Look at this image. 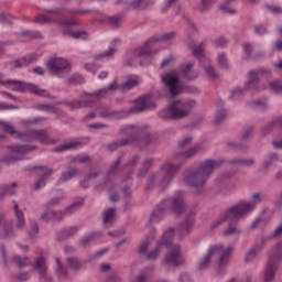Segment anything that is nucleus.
I'll list each match as a JSON object with an SVG mask.
<instances>
[{"label": "nucleus", "mask_w": 282, "mask_h": 282, "mask_svg": "<svg viewBox=\"0 0 282 282\" xmlns=\"http://www.w3.org/2000/svg\"><path fill=\"white\" fill-rule=\"evenodd\" d=\"M224 166V161H215L207 159L200 162L197 166H192L186 170L183 182L186 186L204 191L206 183L210 178V174L215 173V169Z\"/></svg>", "instance_id": "obj_1"}, {"label": "nucleus", "mask_w": 282, "mask_h": 282, "mask_svg": "<svg viewBox=\"0 0 282 282\" xmlns=\"http://www.w3.org/2000/svg\"><path fill=\"white\" fill-rule=\"evenodd\" d=\"M232 246H224L221 243L212 245L207 249V252L199 261L198 270H208L210 262L216 259V276H224L226 274V268L230 263V254H232Z\"/></svg>", "instance_id": "obj_2"}, {"label": "nucleus", "mask_w": 282, "mask_h": 282, "mask_svg": "<svg viewBox=\"0 0 282 282\" xmlns=\"http://www.w3.org/2000/svg\"><path fill=\"white\" fill-rule=\"evenodd\" d=\"M188 210L186 206V194L184 192H177L171 198H166L151 213L150 221L158 224L164 219V213H174L176 217L184 215Z\"/></svg>", "instance_id": "obj_3"}, {"label": "nucleus", "mask_w": 282, "mask_h": 282, "mask_svg": "<svg viewBox=\"0 0 282 282\" xmlns=\"http://www.w3.org/2000/svg\"><path fill=\"white\" fill-rule=\"evenodd\" d=\"M180 171H182V163H163L155 174H151L149 176L145 191H151V188H155V186L161 192L166 191V188L171 186V182L175 180Z\"/></svg>", "instance_id": "obj_4"}, {"label": "nucleus", "mask_w": 282, "mask_h": 282, "mask_svg": "<svg viewBox=\"0 0 282 282\" xmlns=\"http://www.w3.org/2000/svg\"><path fill=\"white\" fill-rule=\"evenodd\" d=\"M147 129H149V126H126L120 129V133L131 138L132 144H137L140 149H147V147H151V144L158 142V138L151 133L145 134L143 139L137 138L138 135H142V133H147Z\"/></svg>", "instance_id": "obj_5"}, {"label": "nucleus", "mask_w": 282, "mask_h": 282, "mask_svg": "<svg viewBox=\"0 0 282 282\" xmlns=\"http://www.w3.org/2000/svg\"><path fill=\"white\" fill-rule=\"evenodd\" d=\"M0 127L3 131L10 133V135H17V138H21V140H26V142H30V140H37V142H41L42 144H47L50 142V140L47 139V130L41 129L19 132L12 124L1 120Z\"/></svg>", "instance_id": "obj_6"}, {"label": "nucleus", "mask_w": 282, "mask_h": 282, "mask_svg": "<svg viewBox=\"0 0 282 282\" xmlns=\"http://www.w3.org/2000/svg\"><path fill=\"white\" fill-rule=\"evenodd\" d=\"M85 205L84 198H78L72 205L65 208V210H54L52 207L45 208V210L41 214L40 220L50 224L52 221H63L65 215H72L79 210L82 206Z\"/></svg>", "instance_id": "obj_7"}, {"label": "nucleus", "mask_w": 282, "mask_h": 282, "mask_svg": "<svg viewBox=\"0 0 282 282\" xmlns=\"http://www.w3.org/2000/svg\"><path fill=\"white\" fill-rule=\"evenodd\" d=\"M0 85L2 87H7V89H11V91H20L21 94L25 91H30L35 96H43V97L47 96V91L43 89H39V87L34 86L33 84L23 83L17 79H6V77L1 73H0Z\"/></svg>", "instance_id": "obj_8"}, {"label": "nucleus", "mask_w": 282, "mask_h": 282, "mask_svg": "<svg viewBox=\"0 0 282 282\" xmlns=\"http://www.w3.org/2000/svg\"><path fill=\"white\" fill-rule=\"evenodd\" d=\"M36 145L30 144H12L9 145L10 155L2 156L0 162L3 164H17V162H23V160H28L26 153H31V151H35Z\"/></svg>", "instance_id": "obj_9"}, {"label": "nucleus", "mask_w": 282, "mask_h": 282, "mask_svg": "<svg viewBox=\"0 0 282 282\" xmlns=\"http://www.w3.org/2000/svg\"><path fill=\"white\" fill-rule=\"evenodd\" d=\"M282 261V242H279L270 252L264 272V282H273L274 274L279 270V263Z\"/></svg>", "instance_id": "obj_10"}, {"label": "nucleus", "mask_w": 282, "mask_h": 282, "mask_svg": "<svg viewBox=\"0 0 282 282\" xmlns=\"http://www.w3.org/2000/svg\"><path fill=\"white\" fill-rule=\"evenodd\" d=\"M272 72L265 68H259L256 70H250L248 73L247 82L243 85L246 91H254L256 94H260V91H265V86L259 84L260 76H271Z\"/></svg>", "instance_id": "obj_11"}, {"label": "nucleus", "mask_w": 282, "mask_h": 282, "mask_svg": "<svg viewBox=\"0 0 282 282\" xmlns=\"http://www.w3.org/2000/svg\"><path fill=\"white\" fill-rule=\"evenodd\" d=\"M161 80L164 89L167 90L172 98H175V96H180V94H182V84H180V75L177 72L171 70L169 73L162 74Z\"/></svg>", "instance_id": "obj_12"}, {"label": "nucleus", "mask_w": 282, "mask_h": 282, "mask_svg": "<svg viewBox=\"0 0 282 282\" xmlns=\"http://www.w3.org/2000/svg\"><path fill=\"white\" fill-rule=\"evenodd\" d=\"M176 120L188 118L197 107V100L186 98L172 102Z\"/></svg>", "instance_id": "obj_13"}, {"label": "nucleus", "mask_w": 282, "mask_h": 282, "mask_svg": "<svg viewBox=\"0 0 282 282\" xmlns=\"http://www.w3.org/2000/svg\"><path fill=\"white\" fill-rule=\"evenodd\" d=\"M173 237H175V228L171 227L156 242L155 249L145 253V259H148V261H155V259L160 257V252H162L163 248H169V246L173 243Z\"/></svg>", "instance_id": "obj_14"}, {"label": "nucleus", "mask_w": 282, "mask_h": 282, "mask_svg": "<svg viewBox=\"0 0 282 282\" xmlns=\"http://www.w3.org/2000/svg\"><path fill=\"white\" fill-rule=\"evenodd\" d=\"M46 69L53 76H61V74H67L72 69V63L62 57H51L46 62Z\"/></svg>", "instance_id": "obj_15"}, {"label": "nucleus", "mask_w": 282, "mask_h": 282, "mask_svg": "<svg viewBox=\"0 0 282 282\" xmlns=\"http://www.w3.org/2000/svg\"><path fill=\"white\" fill-rule=\"evenodd\" d=\"M184 254H182V248L180 245H175L173 249L166 253L165 259L162 262V265L165 268H180L184 265Z\"/></svg>", "instance_id": "obj_16"}, {"label": "nucleus", "mask_w": 282, "mask_h": 282, "mask_svg": "<svg viewBox=\"0 0 282 282\" xmlns=\"http://www.w3.org/2000/svg\"><path fill=\"white\" fill-rule=\"evenodd\" d=\"M253 205H249L246 202L238 203L228 208L225 214L229 219H241V217H246V215H250L252 213Z\"/></svg>", "instance_id": "obj_17"}, {"label": "nucleus", "mask_w": 282, "mask_h": 282, "mask_svg": "<svg viewBox=\"0 0 282 282\" xmlns=\"http://www.w3.org/2000/svg\"><path fill=\"white\" fill-rule=\"evenodd\" d=\"M265 243H268V236H261L257 242L251 247V249L245 256L246 263H252L261 252H263V248H265Z\"/></svg>", "instance_id": "obj_18"}, {"label": "nucleus", "mask_w": 282, "mask_h": 282, "mask_svg": "<svg viewBox=\"0 0 282 282\" xmlns=\"http://www.w3.org/2000/svg\"><path fill=\"white\" fill-rule=\"evenodd\" d=\"M120 164H122V156H119L109 167L106 174L105 184L95 185L96 191H105V188L111 185L113 182V176L118 174V169H120Z\"/></svg>", "instance_id": "obj_19"}, {"label": "nucleus", "mask_w": 282, "mask_h": 282, "mask_svg": "<svg viewBox=\"0 0 282 282\" xmlns=\"http://www.w3.org/2000/svg\"><path fill=\"white\" fill-rule=\"evenodd\" d=\"M120 86L118 85V82H112L107 88H101L99 90H95L93 93H82L79 95L80 98H107V96H111V94H113V91H117V89H119Z\"/></svg>", "instance_id": "obj_20"}, {"label": "nucleus", "mask_w": 282, "mask_h": 282, "mask_svg": "<svg viewBox=\"0 0 282 282\" xmlns=\"http://www.w3.org/2000/svg\"><path fill=\"white\" fill-rule=\"evenodd\" d=\"M41 282H54L52 275L47 271V264L43 257L36 258L33 267Z\"/></svg>", "instance_id": "obj_21"}, {"label": "nucleus", "mask_w": 282, "mask_h": 282, "mask_svg": "<svg viewBox=\"0 0 282 282\" xmlns=\"http://www.w3.org/2000/svg\"><path fill=\"white\" fill-rule=\"evenodd\" d=\"M97 115L100 118H105L106 120H120V119L124 118V112L113 110V109H111L109 107H105V106L97 108Z\"/></svg>", "instance_id": "obj_22"}, {"label": "nucleus", "mask_w": 282, "mask_h": 282, "mask_svg": "<svg viewBox=\"0 0 282 282\" xmlns=\"http://www.w3.org/2000/svg\"><path fill=\"white\" fill-rule=\"evenodd\" d=\"M195 67V62H188L180 67V76L185 80H195L198 74L197 70L193 69Z\"/></svg>", "instance_id": "obj_23"}, {"label": "nucleus", "mask_w": 282, "mask_h": 282, "mask_svg": "<svg viewBox=\"0 0 282 282\" xmlns=\"http://www.w3.org/2000/svg\"><path fill=\"white\" fill-rule=\"evenodd\" d=\"M154 45H155V42L153 37H151L145 42V44L142 47H139L134 51V55L138 56L139 58L142 56H151L155 54V51L153 50Z\"/></svg>", "instance_id": "obj_24"}, {"label": "nucleus", "mask_w": 282, "mask_h": 282, "mask_svg": "<svg viewBox=\"0 0 282 282\" xmlns=\"http://www.w3.org/2000/svg\"><path fill=\"white\" fill-rule=\"evenodd\" d=\"M14 217H15V228L17 230H23L25 228V214L19 208V204L13 206Z\"/></svg>", "instance_id": "obj_25"}, {"label": "nucleus", "mask_w": 282, "mask_h": 282, "mask_svg": "<svg viewBox=\"0 0 282 282\" xmlns=\"http://www.w3.org/2000/svg\"><path fill=\"white\" fill-rule=\"evenodd\" d=\"M39 61V55L30 54L24 57L19 58L18 61L13 62L14 67H28V65H32V63H36Z\"/></svg>", "instance_id": "obj_26"}, {"label": "nucleus", "mask_w": 282, "mask_h": 282, "mask_svg": "<svg viewBox=\"0 0 282 282\" xmlns=\"http://www.w3.org/2000/svg\"><path fill=\"white\" fill-rule=\"evenodd\" d=\"M193 226H195L194 218H187L185 221L180 226V237L184 239V237H188L191 235V230H193Z\"/></svg>", "instance_id": "obj_27"}, {"label": "nucleus", "mask_w": 282, "mask_h": 282, "mask_svg": "<svg viewBox=\"0 0 282 282\" xmlns=\"http://www.w3.org/2000/svg\"><path fill=\"white\" fill-rule=\"evenodd\" d=\"M40 171L43 174V176L37 182H35L34 191H40V188H43V186H45V177L54 173V170L47 166H40Z\"/></svg>", "instance_id": "obj_28"}, {"label": "nucleus", "mask_w": 282, "mask_h": 282, "mask_svg": "<svg viewBox=\"0 0 282 282\" xmlns=\"http://www.w3.org/2000/svg\"><path fill=\"white\" fill-rule=\"evenodd\" d=\"M274 162H279V153L269 152L261 164V171H270V167Z\"/></svg>", "instance_id": "obj_29"}, {"label": "nucleus", "mask_w": 282, "mask_h": 282, "mask_svg": "<svg viewBox=\"0 0 282 282\" xmlns=\"http://www.w3.org/2000/svg\"><path fill=\"white\" fill-rule=\"evenodd\" d=\"M204 151H206V147H204L203 143H198L193 148L188 149L187 151L183 152L182 155L183 158H185V160H191L192 158H195V155Z\"/></svg>", "instance_id": "obj_30"}, {"label": "nucleus", "mask_w": 282, "mask_h": 282, "mask_svg": "<svg viewBox=\"0 0 282 282\" xmlns=\"http://www.w3.org/2000/svg\"><path fill=\"white\" fill-rule=\"evenodd\" d=\"M153 3H154L153 0H133L129 4V8L131 10H147L148 8H151V6H153Z\"/></svg>", "instance_id": "obj_31"}, {"label": "nucleus", "mask_w": 282, "mask_h": 282, "mask_svg": "<svg viewBox=\"0 0 282 282\" xmlns=\"http://www.w3.org/2000/svg\"><path fill=\"white\" fill-rule=\"evenodd\" d=\"M159 118H161V120H177V118L175 117L173 104L159 111Z\"/></svg>", "instance_id": "obj_32"}, {"label": "nucleus", "mask_w": 282, "mask_h": 282, "mask_svg": "<svg viewBox=\"0 0 282 282\" xmlns=\"http://www.w3.org/2000/svg\"><path fill=\"white\" fill-rule=\"evenodd\" d=\"M118 43H120V41L118 39H115L111 42L109 48L106 52L97 55V58L98 59L99 58H109V57L113 56V54H116V52H118Z\"/></svg>", "instance_id": "obj_33"}, {"label": "nucleus", "mask_w": 282, "mask_h": 282, "mask_svg": "<svg viewBox=\"0 0 282 282\" xmlns=\"http://www.w3.org/2000/svg\"><path fill=\"white\" fill-rule=\"evenodd\" d=\"M17 237V231L12 225H6L0 232V239H6V241H10V239H14Z\"/></svg>", "instance_id": "obj_34"}, {"label": "nucleus", "mask_w": 282, "mask_h": 282, "mask_svg": "<svg viewBox=\"0 0 282 282\" xmlns=\"http://www.w3.org/2000/svg\"><path fill=\"white\" fill-rule=\"evenodd\" d=\"M64 105L69 109H87V107H91V102L87 100H70L64 102Z\"/></svg>", "instance_id": "obj_35"}, {"label": "nucleus", "mask_w": 282, "mask_h": 282, "mask_svg": "<svg viewBox=\"0 0 282 282\" xmlns=\"http://www.w3.org/2000/svg\"><path fill=\"white\" fill-rule=\"evenodd\" d=\"M133 139L129 137L128 139H121L119 141H113L107 145L108 151H118L120 147H127V144H132Z\"/></svg>", "instance_id": "obj_36"}, {"label": "nucleus", "mask_w": 282, "mask_h": 282, "mask_svg": "<svg viewBox=\"0 0 282 282\" xmlns=\"http://www.w3.org/2000/svg\"><path fill=\"white\" fill-rule=\"evenodd\" d=\"M83 143L80 141H69L67 143H64L55 149L53 151L55 153H62V151H69L72 149H78Z\"/></svg>", "instance_id": "obj_37"}, {"label": "nucleus", "mask_w": 282, "mask_h": 282, "mask_svg": "<svg viewBox=\"0 0 282 282\" xmlns=\"http://www.w3.org/2000/svg\"><path fill=\"white\" fill-rule=\"evenodd\" d=\"M223 235L224 237H235L241 235V229L237 227V223H229Z\"/></svg>", "instance_id": "obj_38"}, {"label": "nucleus", "mask_w": 282, "mask_h": 282, "mask_svg": "<svg viewBox=\"0 0 282 282\" xmlns=\"http://www.w3.org/2000/svg\"><path fill=\"white\" fill-rule=\"evenodd\" d=\"M79 171L76 169H70L68 171H65L61 174V177L58 178V184H62L63 182H69V180H74L76 175H78Z\"/></svg>", "instance_id": "obj_39"}, {"label": "nucleus", "mask_w": 282, "mask_h": 282, "mask_svg": "<svg viewBox=\"0 0 282 282\" xmlns=\"http://www.w3.org/2000/svg\"><path fill=\"white\" fill-rule=\"evenodd\" d=\"M116 217V208H109L102 214V221L105 226H111L113 218Z\"/></svg>", "instance_id": "obj_40"}, {"label": "nucleus", "mask_w": 282, "mask_h": 282, "mask_svg": "<svg viewBox=\"0 0 282 282\" xmlns=\"http://www.w3.org/2000/svg\"><path fill=\"white\" fill-rule=\"evenodd\" d=\"M249 105L251 109H259L260 111H265V109H268V98L264 97L263 99H256Z\"/></svg>", "instance_id": "obj_41"}, {"label": "nucleus", "mask_w": 282, "mask_h": 282, "mask_svg": "<svg viewBox=\"0 0 282 282\" xmlns=\"http://www.w3.org/2000/svg\"><path fill=\"white\" fill-rule=\"evenodd\" d=\"M17 182H13L10 185H3L0 188V197H6V195H17Z\"/></svg>", "instance_id": "obj_42"}, {"label": "nucleus", "mask_w": 282, "mask_h": 282, "mask_svg": "<svg viewBox=\"0 0 282 282\" xmlns=\"http://www.w3.org/2000/svg\"><path fill=\"white\" fill-rule=\"evenodd\" d=\"M99 176H100V172H96V171L89 172L84 176L83 181L80 182V186H83V188H89L90 180H96V177H99Z\"/></svg>", "instance_id": "obj_43"}, {"label": "nucleus", "mask_w": 282, "mask_h": 282, "mask_svg": "<svg viewBox=\"0 0 282 282\" xmlns=\"http://www.w3.org/2000/svg\"><path fill=\"white\" fill-rule=\"evenodd\" d=\"M147 109V100L144 98H139L135 106L130 109V113H142Z\"/></svg>", "instance_id": "obj_44"}, {"label": "nucleus", "mask_w": 282, "mask_h": 282, "mask_svg": "<svg viewBox=\"0 0 282 282\" xmlns=\"http://www.w3.org/2000/svg\"><path fill=\"white\" fill-rule=\"evenodd\" d=\"M66 265H68L70 270L78 271L80 268H83V262H80V260H78L76 257H68L66 258Z\"/></svg>", "instance_id": "obj_45"}, {"label": "nucleus", "mask_w": 282, "mask_h": 282, "mask_svg": "<svg viewBox=\"0 0 282 282\" xmlns=\"http://www.w3.org/2000/svg\"><path fill=\"white\" fill-rule=\"evenodd\" d=\"M91 158L89 154H78L70 160V164H89Z\"/></svg>", "instance_id": "obj_46"}, {"label": "nucleus", "mask_w": 282, "mask_h": 282, "mask_svg": "<svg viewBox=\"0 0 282 282\" xmlns=\"http://www.w3.org/2000/svg\"><path fill=\"white\" fill-rule=\"evenodd\" d=\"M56 275L58 279H67V270L63 265V262H61V259H56V269H55Z\"/></svg>", "instance_id": "obj_47"}, {"label": "nucleus", "mask_w": 282, "mask_h": 282, "mask_svg": "<svg viewBox=\"0 0 282 282\" xmlns=\"http://www.w3.org/2000/svg\"><path fill=\"white\" fill-rule=\"evenodd\" d=\"M265 199V196L263 195V193H253L251 195V202L248 203L249 206H253L252 210H254V208L257 207L258 204H261V202H263Z\"/></svg>", "instance_id": "obj_48"}, {"label": "nucleus", "mask_w": 282, "mask_h": 282, "mask_svg": "<svg viewBox=\"0 0 282 282\" xmlns=\"http://www.w3.org/2000/svg\"><path fill=\"white\" fill-rule=\"evenodd\" d=\"M265 226H268V219L264 217H258L251 223L250 229L257 230V228H263Z\"/></svg>", "instance_id": "obj_49"}, {"label": "nucleus", "mask_w": 282, "mask_h": 282, "mask_svg": "<svg viewBox=\"0 0 282 282\" xmlns=\"http://www.w3.org/2000/svg\"><path fill=\"white\" fill-rule=\"evenodd\" d=\"M39 223L36 220H32L30 224V228L28 230V235L31 239H36V236L39 235Z\"/></svg>", "instance_id": "obj_50"}, {"label": "nucleus", "mask_w": 282, "mask_h": 282, "mask_svg": "<svg viewBox=\"0 0 282 282\" xmlns=\"http://www.w3.org/2000/svg\"><path fill=\"white\" fill-rule=\"evenodd\" d=\"M63 199H65V196L62 195V196H55L51 199H48L44 205L43 207L44 208H54V206H58V204H61V202H63Z\"/></svg>", "instance_id": "obj_51"}, {"label": "nucleus", "mask_w": 282, "mask_h": 282, "mask_svg": "<svg viewBox=\"0 0 282 282\" xmlns=\"http://www.w3.org/2000/svg\"><path fill=\"white\" fill-rule=\"evenodd\" d=\"M97 237H102V232H100V231L91 232V234L87 235L86 237H84L80 240V243H82V246H87V243H91V241H94V239H97Z\"/></svg>", "instance_id": "obj_52"}, {"label": "nucleus", "mask_w": 282, "mask_h": 282, "mask_svg": "<svg viewBox=\"0 0 282 282\" xmlns=\"http://www.w3.org/2000/svg\"><path fill=\"white\" fill-rule=\"evenodd\" d=\"M246 96V88H236L231 91L229 100H239Z\"/></svg>", "instance_id": "obj_53"}, {"label": "nucleus", "mask_w": 282, "mask_h": 282, "mask_svg": "<svg viewBox=\"0 0 282 282\" xmlns=\"http://www.w3.org/2000/svg\"><path fill=\"white\" fill-rule=\"evenodd\" d=\"M139 82L138 77H133L131 79H128L126 83L122 84L121 89L122 91H129V89H133V87H138Z\"/></svg>", "instance_id": "obj_54"}, {"label": "nucleus", "mask_w": 282, "mask_h": 282, "mask_svg": "<svg viewBox=\"0 0 282 282\" xmlns=\"http://www.w3.org/2000/svg\"><path fill=\"white\" fill-rule=\"evenodd\" d=\"M270 91H273V94H282V80L275 79L269 84Z\"/></svg>", "instance_id": "obj_55"}, {"label": "nucleus", "mask_w": 282, "mask_h": 282, "mask_svg": "<svg viewBox=\"0 0 282 282\" xmlns=\"http://www.w3.org/2000/svg\"><path fill=\"white\" fill-rule=\"evenodd\" d=\"M253 133H254V128L252 126H248L243 128L240 138L242 141L246 142L252 138Z\"/></svg>", "instance_id": "obj_56"}, {"label": "nucleus", "mask_w": 282, "mask_h": 282, "mask_svg": "<svg viewBox=\"0 0 282 282\" xmlns=\"http://www.w3.org/2000/svg\"><path fill=\"white\" fill-rule=\"evenodd\" d=\"M175 35H176L175 32H169L160 35L159 37L158 36L152 37V41H154V43H160L161 41L169 42V41H173V37Z\"/></svg>", "instance_id": "obj_57"}, {"label": "nucleus", "mask_w": 282, "mask_h": 282, "mask_svg": "<svg viewBox=\"0 0 282 282\" xmlns=\"http://www.w3.org/2000/svg\"><path fill=\"white\" fill-rule=\"evenodd\" d=\"M151 272H153V268L145 269V271L137 276L134 282H148L151 279Z\"/></svg>", "instance_id": "obj_58"}, {"label": "nucleus", "mask_w": 282, "mask_h": 282, "mask_svg": "<svg viewBox=\"0 0 282 282\" xmlns=\"http://www.w3.org/2000/svg\"><path fill=\"white\" fill-rule=\"evenodd\" d=\"M230 218H228V215L226 214V212L224 214H221L216 220H214L210 225V229L215 230L217 228H219V226H221V224H224V221L228 220Z\"/></svg>", "instance_id": "obj_59"}, {"label": "nucleus", "mask_w": 282, "mask_h": 282, "mask_svg": "<svg viewBox=\"0 0 282 282\" xmlns=\"http://www.w3.org/2000/svg\"><path fill=\"white\" fill-rule=\"evenodd\" d=\"M46 119L44 117H39V118H35V119H23L20 121V124L22 127H32V124H39V122H43L45 121Z\"/></svg>", "instance_id": "obj_60"}, {"label": "nucleus", "mask_w": 282, "mask_h": 282, "mask_svg": "<svg viewBox=\"0 0 282 282\" xmlns=\"http://www.w3.org/2000/svg\"><path fill=\"white\" fill-rule=\"evenodd\" d=\"M68 36L70 39H82V41H87L89 39V33L86 31H74V32H68Z\"/></svg>", "instance_id": "obj_61"}, {"label": "nucleus", "mask_w": 282, "mask_h": 282, "mask_svg": "<svg viewBox=\"0 0 282 282\" xmlns=\"http://www.w3.org/2000/svg\"><path fill=\"white\" fill-rule=\"evenodd\" d=\"M227 116L228 112H226V109H218L215 115V124H221Z\"/></svg>", "instance_id": "obj_62"}, {"label": "nucleus", "mask_w": 282, "mask_h": 282, "mask_svg": "<svg viewBox=\"0 0 282 282\" xmlns=\"http://www.w3.org/2000/svg\"><path fill=\"white\" fill-rule=\"evenodd\" d=\"M204 72L208 76V78H212V80H217L219 78V74H217V70L210 65L204 66Z\"/></svg>", "instance_id": "obj_63"}, {"label": "nucleus", "mask_w": 282, "mask_h": 282, "mask_svg": "<svg viewBox=\"0 0 282 282\" xmlns=\"http://www.w3.org/2000/svg\"><path fill=\"white\" fill-rule=\"evenodd\" d=\"M204 44H198L194 46L193 56H195V58H204Z\"/></svg>", "instance_id": "obj_64"}]
</instances>
